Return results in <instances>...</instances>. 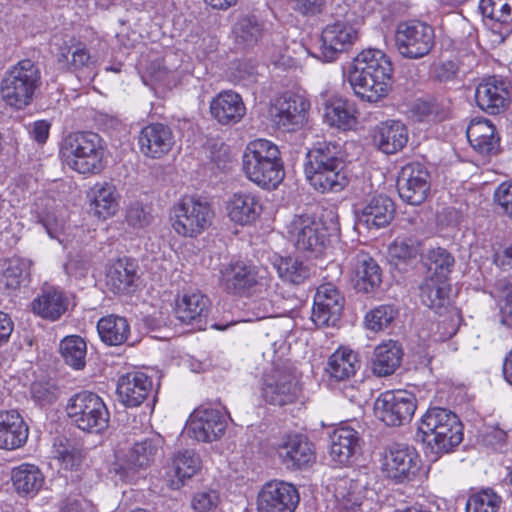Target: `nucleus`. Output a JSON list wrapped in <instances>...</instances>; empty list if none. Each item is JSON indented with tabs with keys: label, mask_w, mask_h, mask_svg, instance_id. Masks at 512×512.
<instances>
[{
	"label": "nucleus",
	"mask_w": 512,
	"mask_h": 512,
	"mask_svg": "<svg viewBox=\"0 0 512 512\" xmlns=\"http://www.w3.org/2000/svg\"><path fill=\"white\" fill-rule=\"evenodd\" d=\"M494 200L503 213L512 218V182L501 183L494 192Z\"/></svg>",
	"instance_id": "obj_60"
},
{
	"label": "nucleus",
	"mask_w": 512,
	"mask_h": 512,
	"mask_svg": "<svg viewBox=\"0 0 512 512\" xmlns=\"http://www.w3.org/2000/svg\"><path fill=\"white\" fill-rule=\"evenodd\" d=\"M28 434V426L18 411H0V449L15 450L22 447Z\"/></svg>",
	"instance_id": "obj_27"
},
{
	"label": "nucleus",
	"mask_w": 512,
	"mask_h": 512,
	"mask_svg": "<svg viewBox=\"0 0 512 512\" xmlns=\"http://www.w3.org/2000/svg\"><path fill=\"white\" fill-rule=\"evenodd\" d=\"M305 175L318 191L339 192L351 179V173L342 158L333 154L328 145H319L307 152Z\"/></svg>",
	"instance_id": "obj_4"
},
{
	"label": "nucleus",
	"mask_w": 512,
	"mask_h": 512,
	"mask_svg": "<svg viewBox=\"0 0 512 512\" xmlns=\"http://www.w3.org/2000/svg\"><path fill=\"white\" fill-rule=\"evenodd\" d=\"M41 223L45 228L47 234L51 238L58 239L59 233L64 228V219L62 217H58L55 213H47L42 219Z\"/></svg>",
	"instance_id": "obj_63"
},
{
	"label": "nucleus",
	"mask_w": 512,
	"mask_h": 512,
	"mask_svg": "<svg viewBox=\"0 0 512 512\" xmlns=\"http://www.w3.org/2000/svg\"><path fill=\"white\" fill-rule=\"evenodd\" d=\"M101 340L110 346L123 344L130 335V325L126 318L118 315L102 317L97 323Z\"/></svg>",
	"instance_id": "obj_43"
},
{
	"label": "nucleus",
	"mask_w": 512,
	"mask_h": 512,
	"mask_svg": "<svg viewBox=\"0 0 512 512\" xmlns=\"http://www.w3.org/2000/svg\"><path fill=\"white\" fill-rule=\"evenodd\" d=\"M334 496L345 512H363L366 487L359 480L342 478L336 482Z\"/></svg>",
	"instance_id": "obj_35"
},
{
	"label": "nucleus",
	"mask_w": 512,
	"mask_h": 512,
	"mask_svg": "<svg viewBox=\"0 0 512 512\" xmlns=\"http://www.w3.org/2000/svg\"><path fill=\"white\" fill-rule=\"evenodd\" d=\"M60 153L65 163L80 174H96L103 169L102 139L92 130L70 131L62 140Z\"/></svg>",
	"instance_id": "obj_5"
},
{
	"label": "nucleus",
	"mask_w": 512,
	"mask_h": 512,
	"mask_svg": "<svg viewBox=\"0 0 512 512\" xmlns=\"http://www.w3.org/2000/svg\"><path fill=\"white\" fill-rule=\"evenodd\" d=\"M482 15L490 20L505 24L512 30V0H480Z\"/></svg>",
	"instance_id": "obj_48"
},
{
	"label": "nucleus",
	"mask_w": 512,
	"mask_h": 512,
	"mask_svg": "<svg viewBox=\"0 0 512 512\" xmlns=\"http://www.w3.org/2000/svg\"><path fill=\"white\" fill-rule=\"evenodd\" d=\"M373 140L383 153L393 154L406 145L408 134L406 130H378Z\"/></svg>",
	"instance_id": "obj_53"
},
{
	"label": "nucleus",
	"mask_w": 512,
	"mask_h": 512,
	"mask_svg": "<svg viewBox=\"0 0 512 512\" xmlns=\"http://www.w3.org/2000/svg\"><path fill=\"white\" fill-rule=\"evenodd\" d=\"M233 34L238 45L248 47L255 44L261 36V27L252 17H242L234 25Z\"/></svg>",
	"instance_id": "obj_54"
},
{
	"label": "nucleus",
	"mask_w": 512,
	"mask_h": 512,
	"mask_svg": "<svg viewBox=\"0 0 512 512\" xmlns=\"http://www.w3.org/2000/svg\"><path fill=\"white\" fill-rule=\"evenodd\" d=\"M125 221L133 229H143L152 221V215L140 201L131 202L125 212Z\"/></svg>",
	"instance_id": "obj_57"
},
{
	"label": "nucleus",
	"mask_w": 512,
	"mask_h": 512,
	"mask_svg": "<svg viewBox=\"0 0 512 512\" xmlns=\"http://www.w3.org/2000/svg\"><path fill=\"white\" fill-rule=\"evenodd\" d=\"M466 137L472 148L481 155L497 153L500 136L496 130H466Z\"/></svg>",
	"instance_id": "obj_49"
},
{
	"label": "nucleus",
	"mask_w": 512,
	"mask_h": 512,
	"mask_svg": "<svg viewBox=\"0 0 512 512\" xmlns=\"http://www.w3.org/2000/svg\"><path fill=\"white\" fill-rule=\"evenodd\" d=\"M31 396L39 405L52 403L56 399L53 387L47 382H35L31 385Z\"/></svg>",
	"instance_id": "obj_61"
},
{
	"label": "nucleus",
	"mask_w": 512,
	"mask_h": 512,
	"mask_svg": "<svg viewBox=\"0 0 512 512\" xmlns=\"http://www.w3.org/2000/svg\"><path fill=\"white\" fill-rule=\"evenodd\" d=\"M356 119V110L353 104L342 98L333 97L325 104L323 121L332 128L353 126L357 123Z\"/></svg>",
	"instance_id": "obj_41"
},
{
	"label": "nucleus",
	"mask_w": 512,
	"mask_h": 512,
	"mask_svg": "<svg viewBox=\"0 0 512 512\" xmlns=\"http://www.w3.org/2000/svg\"><path fill=\"white\" fill-rule=\"evenodd\" d=\"M31 261L23 258H12L5 264L0 274V290H15L29 276Z\"/></svg>",
	"instance_id": "obj_45"
},
{
	"label": "nucleus",
	"mask_w": 512,
	"mask_h": 512,
	"mask_svg": "<svg viewBox=\"0 0 512 512\" xmlns=\"http://www.w3.org/2000/svg\"><path fill=\"white\" fill-rule=\"evenodd\" d=\"M420 291L422 303L436 312L448 302L449 288L444 280L427 277L421 285Z\"/></svg>",
	"instance_id": "obj_46"
},
{
	"label": "nucleus",
	"mask_w": 512,
	"mask_h": 512,
	"mask_svg": "<svg viewBox=\"0 0 512 512\" xmlns=\"http://www.w3.org/2000/svg\"><path fill=\"white\" fill-rule=\"evenodd\" d=\"M417 436L425 445L426 454L437 460L448 453L463 440V427L458 416L452 411L434 407L421 417Z\"/></svg>",
	"instance_id": "obj_3"
},
{
	"label": "nucleus",
	"mask_w": 512,
	"mask_h": 512,
	"mask_svg": "<svg viewBox=\"0 0 512 512\" xmlns=\"http://www.w3.org/2000/svg\"><path fill=\"white\" fill-rule=\"evenodd\" d=\"M52 454L53 458L65 470H72L81 463L80 451L65 438L55 439Z\"/></svg>",
	"instance_id": "obj_52"
},
{
	"label": "nucleus",
	"mask_w": 512,
	"mask_h": 512,
	"mask_svg": "<svg viewBox=\"0 0 512 512\" xmlns=\"http://www.w3.org/2000/svg\"><path fill=\"white\" fill-rule=\"evenodd\" d=\"M209 298L199 291L177 295L174 302L175 317L182 323L202 329L210 311Z\"/></svg>",
	"instance_id": "obj_23"
},
{
	"label": "nucleus",
	"mask_w": 512,
	"mask_h": 512,
	"mask_svg": "<svg viewBox=\"0 0 512 512\" xmlns=\"http://www.w3.org/2000/svg\"><path fill=\"white\" fill-rule=\"evenodd\" d=\"M138 142L144 155L159 158L170 151L174 136L171 130H141Z\"/></svg>",
	"instance_id": "obj_42"
},
{
	"label": "nucleus",
	"mask_w": 512,
	"mask_h": 512,
	"mask_svg": "<svg viewBox=\"0 0 512 512\" xmlns=\"http://www.w3.org/2000/svg\"><path fill=\"white\" fill-rule=\"evenodd\" d=\"M344 306V298L331 283L317 288L312 309V321L317 326H334L340 320Z\"/></svg>",
	"instance_id": "obj_22"
},
{
	"label": "nucleus",
	"mask_w": 512,
	"mask_h": 512,
	"mask_svg": "<svg viewBox=\"0 0 512 512\" xmlns=\"http://www.w3.org/2000/svg\"><path fill=\"white\" fill-rule=\"evenodd\" d=\"M59 350L65 363L73 369L80 370L85 366L87 346L80 336L65 337L60 343Z\"/></svg>",
	"instance_id": "obj_47"
},
{
	"label": "nucleus",
	"mask_w": 512,
	"mask_h": 512,
	"mask_svg": "<svg viewBox=\"0 0 512 512\" xmlns=\"http://www.w3.org/2000/svg\"><path fill=\"white\" fill-rule=\"evenodd\" d=\"M419 464L420 458L414 448L394 444L385 452L382 469L389 478L402 482L416 476Z\"/></svg>",
	"instance_id": "obj_21"
},
{
	"label": "nucleus",
	"mask_w": 512,
	"mask_h": 512,
	"mask_svg": "<svg viewBox=\"0 0 512 512\" xmlns=\"http://www.w3.org/2000/svg\"><path fill=\"white\" fill-rule=\"evenodd\" d=\"M40 82V72L29 59L19 61L4 74L0 84L3 102L16 110L28 107L34 100Z\"/></svg>",
	"instance_id": "obj_6"
},
{
	"label": "nucleus",
	"mask_w": 512,
	"mask_h": 512,
	"mask_svg": "<svg viewBox=\"0 0 512 512\" xmlns=\"http://www.w3.org/2000/svg\"><path fill=\"white\" fill-rule=\"evenodd\" d=\"M393 201L385 195L370 198L362 208L356 211L358 223L368 229H379L387 226L394 217Z\"/></svg>",
	"instance_id": "obj_26"
},
{
	"label": "nucleus",
	"mask_w": 512,
	"mask_h": 512,
	"mask_svg": "<svg viewBox=\"0 0 512 512\" xmlns=\"http://www.w3.org/2000/svg\"><path fill=\"white\" fill-rule=\"evenodd\" d=\"M67 306V298L54 287L44 288L31 303L36 315L51 321L59 319L67 310Z\"/></svg>",
	"instance_id": "obj_36"
},
{
	"label": "nucleus",
	"mask_w": 512,
	"mask_h": 512,
	"mask_svg": "<svg viewBox=\"0 0 512 512\" xmlns=\"http://www.w3.org/2000/svg\"><path fill=\"white\" fill-rule=\"evenodd\" d=\"M500 502V496L491 489H485L468 498L466 512H497Z\"/></svg>",
	"instance_id": "obj_55"
},
{
	"label": "nucleus",
	"mask_w": 512,
	"mask_h": 512,
	"mask_svg": "<svg viewBox=\"0 0 512 512\" xmlns=\"http://www.w3.org/2000/svg\"><path fill=\"white\" fill-rule=\"evenodd\" d=\"M58 61L67 65V68L76 73L79 78L90 79L94 74L95 60L83 44L72 47H61Z\"/></svg>",
	"instance_id": "obj_38"
},
{
	"label": "nucleus",
	"mask_w": 512,
	"mask_h": 512,
	"mask_svg": "<svg viewBox=\"0 0 512 512\" xmlns=\"http://www.w3.org/2000/svg\"><path fill=\"white\" fill-rule=\"evenodd\" d=\"M309 110L305 92L286 91L271 100L266 117L276 126L303 127L308 124Z\"/></svg>",
	"instance_id": "obj_13"
},
{
	"label": "nucleus",
	"mask_w": 512,
	"mask_h": 512,
	"mask_svg": "<svg viewBox=\"0 0 512 512\" xmlns=\"http://www.w3.org/2000/svg\"><path fill=\"white\" fill-rule=\"evenodd\" d=\"M419 254V244L411 238H397L389 246L391 259L399 262H407L415 259Z\"/></svg>",
	"instance_id": "obj_56"
},
{
	"label": "nucleus",
	"mask_w": 512,
	"mask_h": 512,
	"mask_svg": "<svg viewBox=\"0 0 512 512\" xmlns=\"http://www.w3.org/2000/svg\"><path fill=\"white\" fill-rule=\"evenodd\" d=\"M11 480L15 491L19 495L34 497L43 488L45 476L38 466L23 463L12 469Z\"/></svg>",
	"instance_id": "obj_34"
},
{
	"label": "nucleus",
	"mask_w": 512,
	"mask_h": 512,
	"mask_svg": "<svg viewBox=\"0 0 512 512\" xmlns=\"http://www.w3.org/2000/svg\"><path fill=\"white\" fill-rule=\"evenodd\" d=\"M241 170L250 182L268 191L275 190L285 177L278 146L263 138L252 140L245 146Z\"/></svg>",
	"instance_id": "obj_2"
},
{
	"label": "nucleus",
	"mask_w": 512,
	"mask_h": 512,
	"mask_svg": "<svg viewBox=\"0 0 512 512\" xmlns=\"http://www.w3.org/2000/svg\"><path fill=\"white\" fill-rule=\"evenodd\" d=\"M210 111L220 124L234 125L244 117L246 108L238 93L226 90L212 99Z\"/></svg>",
	"instance_id": "obj_29"
},
{
	"label": "nucleus",
	"mask_w": 512,
	"mask_h": 512,
	"mask_svg": "<svg viewBox=\"0 0 512 512\" xmlns=\"http://www.w3.org/2000/svg\"><path fill=\"white\" fill-rule=\"evenodd\" d=\"M201 468V460L198 454L192 450H184L177 453L172 461V472L176 479H171L170 486L179 489L185 479L194 476Z\"/></svg>",
	"instance_id": "obj_44"
},
{
	"label": "nucleus",
	"mask_w": 512,
	"mask_h": 512,
	"mask_svg": "<svg viewBox=\"0 0 512 512\" xmlns=\"http://www.w3.org/2000/svg\"><path fill=\"white\" fill-rule=\"evenodd\" d=\"M152 391V380L141 371L122 375L117 383V394L121 403L127 407H138Z\"/></svg>",
	"instance_id": "obj_25"
},
{
	"label": "nucleus",
	"mask_w": 512,
	"mask_h": 512,
	"mask_svg": "<svg viewBox=\"0 0 512 512\" xmlns=\"http://www.w3.org/2000/svg\"><path fill=\"white\" fill-rule=\"evenodd\" d=\"M210 205L199 198L185 196L176 202L170 213L172 229L182 237L195 238L212 224Z\"/></svg>",
	"instance_id": "obj_9"
},
{
	"label": "nucleus",
	"mask_w": 512,
	"mask_h": 512,
	"mask_svg": "<svg viewBox=\"0 0 512 512\" xmlns=\"http://www.w3.org/2000/svg\"><path fill=\"white\" fill-rule=\"evenodd\" d=\"M359 447L358 432L349 426H340L330 435L329 454L333 462L339 465L350 463Z\"/></svg>",
	"instance_id": "obj_32"
},
{
	"label": "nucleus",
	"mask_w": 512,
	"mask_h": 512,
	"mask_svg": "<svg viewBox=\"0 0 512 512\" xmlns=\"http://www.w3.org/2000/svg\"><path fill=\"white\" fill-rule=\"evenodd\" d=\"M66 410L72 423L83 431L99 433L108 427L109 411L95 393H77L69 400Z\"/></svg>",
	"instance_id": "obj_11"
},
{
	"label": "nucleus",
	"mask_w": 512,
	"mask_h": 512,
	"mask_svg": "<svg viewBox=\"0 0 512 512\" xmlns=\"http://www.w3.org/2000/svg\"><path fill=\"white\" fill-rule=\"evenodd\" d=\"M272 265L278 277L287 284H302L310 276L309 266L298 256L275 255Z\"/></svg>",
	"instance_id": "obj_40"
},
{
	"label": "nucleus",
	"mask_w": 512,
	"mask_h": 512,
	"mask_svg": "<svg viewBox=\"0 0 512 512\" xmlns=\"http://www.w3.org/2000/svg\"><path fill=\"white\" fill-rule=\"evenodd\" d=\"M398 312L392 305H380L366 313L365 327L373 332H380L388 328L396 318Z\"/></svg>",
	"instance_id": "obj_51"
},
{
	"label": "nucleus",
	"mask_w": 512,
	"mask_h": 512,
	"mask_svg": "<svg viewBox=\"0 0 512 512\" xmlns=\"http://www.w3.org/2000/svg\"><path fill=\"white\" fill-rule=\"evenodd\" d=\"M393 66L380 49H365L351 62L347 79L354 93L367 102L386 97L392 87Z\"/></svg>",
	"instance_id": "obj_1"
},
{
	"label": "nucleus",
	"mask_w": 512,
	"mask_h": 512,
	"mask_svg": "<svg viewBox=\"0 0 512 512\" xmlns=\"http://www.w3.org/2000/svg\"><path fill=\"white\" fill-rule=\"evenodd\" d=\"M381 283V271L374 259L365 253L358 254L354 267L355 288L363 293H371Z\"/></svg>",
	"instance_id": "obj_39"
},
{
	"label": "nucleus",
	"mask_w": 512,
	"mask_h": 512,
	"mask_svg": "<svg viewBox=\"0 0 512 512\" xmlns=\"http://www.w3.org/2000/svg\"><path fill=\"white\" fill-rule=\"evenodd\" d=\"M158 438L145 437L118 449L112 472L124 483H135L141 470L146 469L154 460L158 450Z\"/></svg>",
	"instance_id": "obj_10"
},
{
	"label": "nucleus",
	"mask_w": 512,
	"mask_h": 512,
	"mask_svg": "<svg viewBox=\"0 0 512 512\" xmlns=\"http://www.w3.org/2000/svg\"><path fill=\"white\" fill-rule=\"evenodd\" d=\"M219 502V494L210 490L195 494L191 505L195 512H211L217 508Z\"/></svg>",
	"instance_id": "obj_58"
},
{
	"label": "nucleus",
	"mask_w": 512,
	"mask_h": 512,
	"mask_svg": "<svg viewBox=\"0 0 512 512\" xmlns=\"http://www.w3.org/2000/svg\"><path fill=\"white\" fill-rule=\"evenodd\" d=\"M417 408L415 396L406 390L385 391L374 403L376 417L387 426H401L412 419Z\"/></svg>",
	"instance_id": "obj_14"
},
{
	"label": "nucleus",
	"mask_w": 512,
	"mask_h": 512,
	"mask_svg": "<svg viewBox=\"0 0 512 512\" xmlns=\"http://www.w3.org/2000/svg\"><path fill=\"white\" fill-rule=\"evenodd\" d=\"M475 98L478 106L490 114L504 110L510 99L504 82L495 77L484 79L477 86Z\"/></svg>",
	"instance_id": "obj_28"
},
{
	"label": "nucleus",
	"mask_w": 512,
	"mask_h": 512,
	"mask_svg": "<svg viewBox=\"0 0 512 512\" xmlns=\"http://www.w3.org/2000/svg\"><path fill=\"white\" fill-rule=\"evenodd\" d=\"M403 357L401 346L393 340L380 343L374 348L371 369L378 377H387L399 368Z\"/></svg>",
	"instance_id": "obj_33"
},
{
	"label": "nucleus",
	"mask_w": 512,
	"mask_h": 512,
	"mask_svg": "<svg viewBox=\"0 0 512 512\" xmlns=\"http://www.w3.org/2000/svg\"><path fill=\"white\" fill-rule=\"evenodd\" d=\"M227 428L226 415L217 408L199 407L186 422V434L198 441L210 443L222 437Z\"/></svg>",
	"instance_id": "obj_17"
},
{
	"label": "nucleus",
	"mask_w": 512,
	"mask_h": 512,
	"mask_svg": "<svg viewBox=\"0 0 512 512\" xmlns=\"http://www.w3.org/2000/svg\"><path fill=\"white\" fill-rule=\"evenodd\" d=\"M359 367L357 353L348 347H340L329 357L325 372L331 380L340 382L354 376Z\"/></svg>",
	"instance_id": "obj_37"
},
{
	"label": "nucleus",
	"mask_w": 512,
	"mask_h": 512,
	"mask_svg": "<svg viewBox=\"0 0 512 512\" xmlns=\"http://www.w3.org/2000/svg\"><path fill=\"white\" fill-rule=\"evenodd\" d=\"M281 463L290 470L307 467L315 460L312 443L300 434H287L273 444Z\"/></svg>",
	"instance_id": "obj_20"
},
{
	"label": "nucleus",
	"mask_w": 512,
	"mask_h": 512,
	"mask_svg": "<svg viewBox=\"0 0 512 512\" xmlns=\"http://www.w3.org/2000/svg\"><path fill=\"white\" fill-rule=\"evenodd\" d=\"M90 214L100 221L115 216L120 208V194L110 182L95 183L87 194Z\"/></svg>",
	"instance_id": "obj_24"
},
{
	"label": "nucleus",
	"mask_w": 512,
	"mask_h": 512,
	"mask_svg": "<svg viewBox=\"0 0 512 512\" xmlns=\"http://www.w3.org/2000/svg\"><path fill=\"white\" fill-rule=\"evenodd\" d=\"M395 45L403 57L421 58L434 45V31L431 26L421 21L401 22L396 28Z\"/></svg>",
	"instance_id": "obj_16"
},
{
	"label": "nucleus",
	"mask_w": 512,
	"mask_h": 512,
	"mask_svg": "<svg viewBox=\"0 0 512 512\" xmlns=\"http://www.w3.org/2000/svg\"><path fill=\"white\" fill-rule=\"evenodd\" d=\"M262 211L260 198L251 192L235 193L227 204L231 221L239 225H249L256 221Z\"/></svg>",
	"instance_id": "obj_31"
},
{
	"label": "nucleus",
	"mask_w": 512,
	"mask_h": 512,
	"mask_svg": "<svg viewBox=\"0 0 512 512\" xmlns=\"http://www.w3.org/2000/svg\"><path fill=\"white\" fill-rule=\"evenodd\" d=\"M137 267L133 260L122 258L111 263L106 272V286L114 294H129L134 291Z\"/></svg>",
	"instance_id": "obj_30"
},
{
	"label": "nucleus",
	"mask_w": 512,
	"mask_h": 512,
	"mask_svg": "<svg viewBox=\"0 0 512 512\" xmlns=\"http://www.w3.org/2000/svg\"><path fill=\"white\" fill-rule=\"evenodd\" d=\"M501 312L505 322H512V278L502 284Z\"/></svg>",
	"instance_id": "obj_64"
},
{
	"label": "nucleus",
	"mask_w": 512,
	"mask_h": 512,
	"mask_svg": "<svg viewBox=\"0 0 512 512\" xmlns=\"http://www.w3.org/2000/svg\"><path fill=\"white\" fill-rule=\"evenodd\" d=\"M362 0L355 2L351 11L344 15V18L334 23L328 24L322 31L319 55L317 56L324 62L335 60L338 55L349 49L358 38L359 27L368 14L362 11L355 16L358 6Z\"/></svg>",
	"instance_id": "obj_8"
},
{
	"label": "nucleus",
	"mask_w": 512,
	"mask_h": 512,
	"mask_svg": "<svg viewBox=\"0 0 512 512\" xmlns=\"http://www.w3.org/2000/svg\"><path fill=\"white\" fill-rule=\"evenodd\" d=\"M300 392L297 371L286 361L274 364L264 376L262 396L271 405L291 404L296 401Z\"/></svg>",
	"instance_id": "obj_12"
},
{
	"label": "nucleus",
	"mask_w": 512,
	"mask_h": 512,
	"mask_svg": "<svg viewBox=\"0 0 512 512\" xmlns=\"http://www.w3.org/2000/svg\"><path fill=\"white\" fill-rule=\"evenodd\" d=\"M298 503L295 486L280 480L264 484L257 496L258 512H294Z\"/></svg>",
	"instance_id": "obj_19"
},
{
	"label": "nucleus",
	"mask_w": 512,
	"mask_h": 512,
	"mask_svg": "<svg viewBox=\"0 0 512 512\" xmlns=\"http://www.w3.org/2000/svg\"><path fill=\"white\" fill-rule=\"evenodd\" d=\"M294 48L286 51V55L275 60V64L284 67H293L301 65L302 61L308 56V50L299 43H294Z\"/></svg>",
	"instance_id": "obj_59"
},
{
	"label": "nucleus",
	"mask_w": 512,
	"mask_h": 512,
	"mask_svg": "<svg viewBox=\"0 0 512 512\" xmlns=\"http://www.w3.org/2000/svg\"><path fill=\"white\" fill-rule=\"evenodd\" d=\"M427 265L428 277L446 281L454 265V258L445 249L437 248L430 251Z\"/></svg>",
	"instance_id": "obj_50"
},
{
	"label": "nucleus",
	"mask_w": 512,
	"mask_h": 512,
	"mask_svg": "<svg viewBox=\"0 0 512 512\" xmlns=\"http://www.w3.org/2000/svg\"><path fill=\"white\" fill-rule=\"evenodd\" d=\"M430 186V174L421 163H408L402 167L397 187L403 201L411 205H420L427 198Z\"/></svg>",
	"instance_id": "obj_18"
},
{
	"label": "nucleus",
	"mask_w": 512,
	"mask_h": 512,
	"mask_svg": "<svg viewBox=\"0 0 512 512\" xmlns=\"http://www.w3.org/2000/svg\"><path fill=\"white\" fill-rule=\"evenodd\" d=\"M220 281L227 291L248 297L264 299L273 290L272 277L266 268L244 262L223 265Z\"/></svg>",
	"instance_id": "obj_7"
},
{
	"label": "nucleus",
	"mask_w": 512,
	"mask_h": 512,
	"mask_svg": "<svg viewBox=\"0 0 512 512\" xmlns=\"http://www.w3.org/2000/svg\"><path fill=\"white\" fill-rule=\"evenodd\" d=\"M166 59L159 57L158 55H152L145 64L141 62V66L145 69V73L153 78L154 80H161L170 70L166 64Z\"/></svg>",
	"instance_id": "obj_62"
},
{
	"label": "nucleus",
	"mask_w": 512,
	"mask_h": 512,
	"mask_svg": "<svg viewBox=\"0 0 512 512\" xmlns=\"http://www.w3.org/2000/svg\"><path fill=\"white\" fill-rule=\"evenodd\" d=\"M288 240L300 251L321 253L327 242L324 223L309 214L295 215L286 226Z\"/></svg>",
	"instance_id": "obj_15"
}]
</instances>
